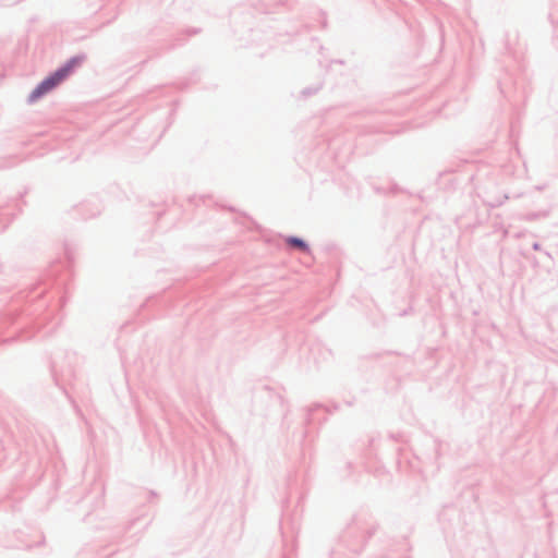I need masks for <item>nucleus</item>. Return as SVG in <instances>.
<instances>
[{
	"label": "nucleus",
	"mask_w": 558,
	"mask_h": 558,
	"mask_svg": "<svg viewBox=\"0 0 558 558\" xmlns=\"http://www.w3.org/2000/svg\"><path fill=\"white\" fill-rule=\"evenodd\" d=\"M288 244L293 246V247H298L304 252L307 251V245L305 244V242L301 239H298V238H289L287 240Z\"/></svg>",
	"instance_id": "f03ea898"
},
{
	"label": "nucleus",
	"mask_w": 558,
	"mask_h": 558,
	"mask_svg": "<svg viewBox=\"0 0 558 558\" xmlns=\"http://www.w3.org/2000/svg\"><path fill=\"white\" fill-rule=\"evenodd\" d=\"M77 60L72 59L66 63L65 66L54 72L52 75L44 80L31 94V100L35 101L52 88H54L60 82H62L74 66L77 65Z\"/></svg>",
	"instance_id": "f257e3e1"
}]
</instances>
